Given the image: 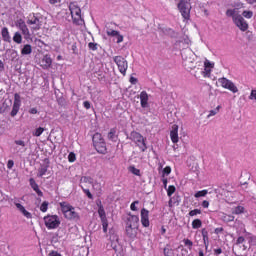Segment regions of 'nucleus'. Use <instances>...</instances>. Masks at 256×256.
<instances>
[{
  "label": "nucleus",
  "mask_w": 256,
  "mask_h": 256,
  "mask_svg": "<svg viewBox=\"0 0 256 256\" xmlns=\"http://www.w3.org/2000/svg\"><path fill=\"white\" fill-rule=\"evenodd\" d=\"M92 143L94 149L100 155H107V142H105V138L99 132H96L92 137Z\"/></svg>",
  "instance_id": "1"
},
{
  "label": "nucleus",
  "mask_w": 256,
  "mask_h": 256,
  "mask_svg": "<svg viewBox=\"0 0 256 256\" xmlns=\"http://www.w3.org/2000/svg\"><path fill=\"white\" fill-rule=\"evenodd\" d=\"M72 21L74 25H85V20L81 16V8L77 2H71L69 5Z\"/></svg>",
  "instance_id": "2"
},
{
  "label": "nucleus",
  "mask_w": 256,
  "mask_h": 256,
  "mask_svg": "<svg viewBox=\"0 0 256 256\" xmlns=\"http://www.w3.org/2000/svg\"><path fill=\"white\" fill-rule=\"evenodd\" d=\"M127 139L135 143L136 147H138L140 151H142V153H145V151H147V143L145 142L147 141V139L143 137L141 133L137 131H132Z\"/></svg>",
  "instance_id": "3"
},
{
  "label": "nucleus",
  "mask_w": 256,
  "mask_h": 256,
  "mask_svg": "<svg viewBox=\"0 0 256 256\" xmlns=\"http://www.w3.org/2000/svg\"><path fill=\"white\" fill-rule=\"evenodd\" d=\"M190 1L191 0H180L177 5V8L180 11L184 21H189V19H191V9H193V7L191 6Z\"/></svg>",
  "instance_id": "4"
},
{
  "label": "nucleus",
  "mask_w": 256,
  "mask_h": 256,
  "mask_svg": "<svg viewBox=\"0 0 256 256\" xmlns=\"http://www.w3.org/2000/svg\"><path fill=\"white\" fill-rule=\"evenodd\" d=\"M44 225L48 230H53L59 228L61 225V219L57 215L48 214L44 216Z\"/></svg>",
  "instance_id": "5"
},
{
  "label": "nucleus",
  "mask_w": 256,
  "mask_h": 256,
  "mask_svg": "<svg viewBox=\"0 0 256 256\" xmlns=\"http://www.w3.org/2000/svg\"><path fill=\"white\" fill-rule=\"evenodd\" d=\"M26 23L27 25H29L30 31L32 33H35V31H39L43 25L39 17H37L34 13L28 16Z\"/></svg>",
  "instance_id": "6"
},
{
  "label": "nucleus",
  "mask_w": 256,
  "mask_h": 256,
  "mask_svg": "<svg viewBox=\"0 0 256 256\" xmlns=\"http://www.w3.org/2000/svg\"><path fill=\"white\" fill-rule=\"evenodd\" d=\"M113 61L116 63L118 71L125 77V75H127V69L129 68L127 60L123 58V56H114Z\"/></svg>",
  "instance_id": "7"
},
{
  "label": "nucleus",
  "mask_w": 256,
  "mask_h": 256,
  "mask_svg": "<svg viewBox=\"0 0 256 256\" xmlns=\"http://www.w3.org/2000/svg\"><path fill=\"white\" fill-rule=\"evenodd\" d=\"M16 27L21 30V33L26 41H33V38L31 37V32L29 31V28L27 27V24L23 19L17 21Z\"/></svg>",
  "instance_id": "8"
},
{
  "label": "nucleus",
  "mask_w": 256,
  "mask_h": 256,
  "mask_svg": "<svg viewBox=\"0 0 256 256\" xmlns=\"http://www.w3.org/2000/svg\"><path fill=\"white\" fill-rule=\"evenodd\" d=\"M98 215L101 219L102 229L104 233H107V229L109 227V221L107 220V214L105 213V208L103 207V204H101V202H99L98 204Z\"/></svg>",
  "instance_id": "9"
},
{
  "label": "nucleus",
  "mask_w": 256,
  "mask_h": 256,
  "mask_svg": "<svg viewBox=\"0 0 256 256\" xmlns=\"http://www.w3.org/2000/svg\"><path fill=\"white\" fill-rule=\"evenodd\" d=\"M218 82L220 83L221 87H223V89H228V91H231L232 93H237L239 91L237 86H235V84L227 78H220Z\"/></svg>",
  "instance_id": "10"
},
{
  "label": "nucleus",
  "mask_w": 256,
  "mask_h": 256,
  "mask_svg": "<svg viewBox=\"0 0 256 256\" xmlns=\"http://www.w3.org/2000/svg\"><path fill=\"white\" fill-rule=\"evenodd\" d=\"M233 23L236 25V27H238V29H240V31L245 32L247 31V29H249V23H247V21L245 20V18H243V16H241V14L234 17Z\"/></svg>",
  "instance_id": "11"
},
{
  "label": "nucleus",
  "mask_w": 256,
  "mask_h": 256,
  "mask_svg": "<svg viewBox=\"0 0 256 256\" xmlns=\"http://www.w3.org/2000/svg\"><path fill=\"white\" fill-rule=\"evenodd\" d=\"M21 108V96L16 93L14 94V103L12 107V111L10 113L11 117H15L19 113V109Z\"/></svg>",
  "instance_id": "12"
},
{
  "label": "nucleus",
  "mask_w": 256,
  "mask_h": 256,
  "mask_svg": "<svg viewBox=\"0 0 256 256\" xmlns=\"http://www.w3.org/2000/svg\"><path fill=\"white\" fill-rule=\"evenodd\" d=\"M126 227H134L139 229V216L129 215L126 220Z\"/></svg>",
  "instance_id": "13"
},
{
  "label": "nucleus",
  "mask_w": 256,
  "mask_h": 256,
  "mask_svg": "<svg viewBox=\"0 0 256 256\" xmlns=\"http://www.w3.org/2000/svg\"><path fill=\"white\" fill-rule=\"evenodd\" d=\"M51 65H53V59H51V56H49V54L44 55L40 60V67H42V69H49Z\"/></svg>",
  "instance_id": "14"
},
{
  "label": "nucleus",
  "mask_w": 256,
  "mask_h": 256,
  "mask_svg": "<svg viewBox=\"0 0 256 256\" xmlns=\"http://www.w3.org/2000/svg\"><path fill=\"white\" fill-rule=\"evenodd\" d=\"M64 217L69 221H79V219H81V217L79 216V213L75 211V207L73 206L67 214H64Z\"/></svg>",
  "instance_id": "15"
},
{
  "label": "nucleus",
  "mask_w": 256,
  "mask_h": 256,
  "mask_svg": "<svg viewBox=\"0 0 256 256\" xmlns=\"http://www.w3.org/2000/svg\"><path fill=\"white\" fill-rule=\"evenodd\" d=\"M170 139L172 143H179V126L174 124L172 130L170 131Z\"/></svg>",
  "instance_id": "16"
},
{
  "label": "nucleus",
  "mask_w": 256,
  "mask_h": 256,
  "mask_svg": "<svg viewBox=\"0 0 256 256\" xmlns=\"http://www.w3.org/2000/svg\"><path fill=\"white\" fill-rule=\"evenodd\" d=\"M141 223L142 227H149V225H151L149 222V210L145 208L141 210Z\"/></svg>",
  "instance_id": "17"
},
{
  "label": "nucleus",
  "mask_w": 256,
  "mask_h": 256,
  "mask_svg": "<svg viewBox=\"0 0 256 256\" xmlns=\"http://www.w3.org/2000/svg\"><path fill=\"white\" fill-rule=\"evenodd\" d=\"M30 187L35 191V193L38 195V197H43V191L39 189V184L35 181V179L30 178L29 179Z\"/></svg>",
  "instance_id": "18"
},
{
  "label": "nucleus",
  "mask_w": 256,
  "mask_h": 256,
  "mask_svg": "<svg viewBox=\"0 0 256 256\" xmlns=\"http://www.w3.org/2000/svg\"><path fill=\"white\" fill-rule=\"evenodd\" d=\"M148 103H149V94H147V92H145V91H142L140 93V104H141V107L143 109H145V107H147Z\"/></svg>",
  "instance_id": "19"
},
{
  "label": "nucleus",
  "mask_w": 256,
  "mask_h": 256,
  "mask_svg": "<svg viewBox=\"0 0 256 256\" xmlns=\"http://www.w3.org/2000/svg\"><path fill=\"white\" fill-rule=\"evenodd\" d=\"M137 229L132 226H126V235L129 239H135L137 237Z\"/></svg>",
  "instance_id": "20"
},
{
  "label": "nucleus",
  "mask_w": 256,
  "mask_h": 256,
  "mask_svg": "<svg viewBox=\"0 0 256 256\" xmlns=\"http://www.w3.org/2000/svg\"><path fill=\"white\" fill-rule=\"evenodd\" d=\"M17 209L22 213V215H24V217H26V219H31V217H33V215L31 214V212L27 211L25 209V206L21 205V203H15Z\"/></svg>",
  "instance_id": "21"
},
{
  "label": "nucleus",
  "mask_w": 256,
  "mask_h": 256,
  "mask_svg": "<svg viewBox=\"0 0 256 256\" xmlns=\"http://www.w3.org/2000/svg\"><path fill=\"white\" fill-rule=\"evenodd\" d=\"M59 206L64 216L67 215L70 212V210L73 208V206L68 202H60Z\"/></svg>",
  "instance_id": "22"
},
{
  "label": "nucleus",
  "mask_w": 256,
  "mask_h": 256,
  "mask_svg": "<svg viewBox=\"0 0 256 256\" xmlns=\"http://www.w3.org/2000/svg\"><path fill=\"white\" fill-rule=\"evenodd\" d=\"M201 233H202L205 249L208 250L209 249V232L207 231V229L203 228L201 230Z\"/></svg>",
  "instance_id": "23"
},
{
  "label": "nucleus",
  "mask_w": 256,
  "mask_h": 256,
  "mask_svg": "<svg viewBox=\"0 0 256 256\" xmlns=\"http://www.w3.org/2000/svg\"><path fill=\"white\" fill-rule=\"evenodd\" d=\"M109 141H113L114 143L117 142V128L110 129L108 133Z\"/></svg>",
  "instance_id": "24"
},
{
  "label": "nucleus",
  "mask_w": 256,
  "mask_h": 256,
  "mask_svg": "<svg viewBox=\"0 0 256 256\" xmlns=\"http://www.w3.org/2000/svg\"><path fill=\"white\" fill-rule=\"evenodd\" d=\"M33 53V48L31 47L30 44H26L23 46L21 50V55H31Z\"/></svg>",
  "instance_id": "25"
},
{
  "label": "nucleus",
  "mask_w": 256,
  "mask_h": 256,
  "mask_svg": "<svg viewBox=\"0 0 256 256\" xmlns=\"http://www.w3.org/2000/svg\"><path fill=\"white\" fill-rule=\"evenodd\" d=\"M240 14H237L236 9H228L226 11V16L227 17H232V21H235V17H239Z\"/></svg>",
  "instance_id": "26"
},
{
  "label": "nucleus",
  "mask_w": 256,
  "mask_h": 256,
  "mask_svg": "<svg viewBox=\"0 0 256 256\" xmlns=\"http://www.w3.org/2000/svg\"><path fill=\"white\" fill-rule=\"evenodd\" d=\"M2 39L4 41H10L11 40V36H9V29H7V27L2 28Z\"/></svg>",
  "instance_id": "27"
},
{
  "label": "nucleus",
  "mask_w": 256,
  "mask_h": 256,
  "mask_svg": "<svg viewBox=\"0 0 256 256\" xmlns=\"http://www.w3.org/2000/svg\"><path fill=\"white\" fill-rule=\"evenodd\" d=\"M242 213H245V207L243 206H237L232 209V215H241Z\"/></svg>",
  "instance_id": "28"
},
{
  "label": "nucleus",
  "mask_w": 256,
  "mask_h": 256,
  "mask_svg": "<svg viewBox=\"0 0 256 256\" xmlns=\"http://www.w3.org/2000/svg\"><path fill=\"white\" fill-rule=\"evenodd\" d=\"M222 221H224V223H231L235 221V216L224 213L222 216Z\"/></svg>",
  "instance_id": "29"
},
{
  "label": "nucleus",
  "mask_w": 256,
  "mask_h": 256,
  "mask_svg": "<svg viewBox=\"0 0 256 256\" xmlns=\"http://www.w3.org/2000/svg\"><path fill=\"white\" fill-rule=\"evenodd\" d=\"M13 41L18 45H21V43H23V36H21V33L16 32L13 36Z\"/></svg>",
  "instance_id": "30"
},
{
  "label": "nucleus",
  "mask_w": 256,
  "mask_h": 256,
  "mask_svg": "<svg viewBox=\"0 0 256 256\" xmlns=\"http://www.w3.org/2000/svg\"><path fill=\"white\" fill-rule=\"evenodd\" d=\"M203 226V222L201 219H195L192 221V229H201Z\"/></svg>",
  "instance_id": "31"
},
{
  "label": "nucleus",
  "mask_w": 256,
  "mask_h": 256,
  "mask_svg": "<svg viewBox=\"0 0 256 256\" xmlns=\"http://www.w3.org/2000/svg\"><path fill=\"white\" fill-rule=\"evenodd\" d=\"M47 169H48V166L42 165L38 169V177H43V175H46L47 174Z\"/></svg>",
  "instance_id": "32"
},
{
  "label": "nucleus",
  "mask_w": 256,
  "mask_h": 256,
  "mask_svg": "<svg viewBox=\"0 0 256 256\" xmlns=\"http://www.w3.org/2000/svg\"><path fill=\"white\" fill-rule=\"evenodd\" d=\"M80 183H88V185H93V178L89 176H83L80 179Z\"/></svg>",
  "instance_id": "33"
},
{
  "label": "nucleus",
  "mask_w": 256,
  "mask_h": 256,
  "mask_svg": "<svg viewBox=\"0 0 256 256\" xmlns=\"http://www.w3.org/2000/svg\"><path fill=\"white\" fill-rule=\"evenodd\" d=\"M45 131V128L43 127H38L34 132H33V136L34 137H41V135H43V132Z\"/></svg>",
  "instance_id": "34"
},
{
  "label": "nucleus",
  "mask_w": 256,
  "mask_h": 256,
  "mask_svg": "<svg viewBox=\"0 0 256 256\" xmlns=\"http://www.w3.org/2000/svg\"><path fill=\"white\" fill-rule=\"evenodd\" d=\"M207 193H209L208 190H201V191H198L194 194V197L196 199H199V197H205L207 195Z\"/></svg>",
  "instance_id": "35"
},
{
  "label": "nucleus",
  "mask_w": 256,
  "mask_h": 256,
  "mask_svg": "<svg viewBox=\"0 0 256 256\" xmlns=\"http://www.w3.org/2000/svg\"><path fill=\"white\" fill-rule=\"evenodd\" d=\"M49 209V202L44 201L41 205H40V211L42 213H47V210Z\"/></svg>",
  "instance_id": "36"
},
{
  "label": "nucleus",
  "mask_w": 256,
  "mask_h": 256,
  "mask_svg": "<svg viewBox=\"0 0 256 256\" xmlns=\"http://www.w3.org/2000/svg\"><path fill=\"white\" fill-rule=\"evenodd\" d=\"M183 243H184L185 247H188V249H190V250L193 249V241H191L190 239L185 238L183 240Z\"/></svg>",
  "instance_id": "37"
},
{
  "label": "nucleus",
  "mask_w": 256,
  "mask_h": 256,
  "mask_svg": "<svg viewBox=\"0 0 256 256\" xmlns=\"http://www.w3.org/2000/svg\"><path fill=\"white\" fill-rule=\"evenodd\" d=\"M68 161H69V163H75V161H77V155H75V152L69 153Z\"/></svg>",
  "instance_id": "38"
},
{
  "label": "nucleus",
  "mask_w": 256,
  "mask_h": 256,
  "mask_svg": "<svg viewBox=\"0 0 256 256\" xmlns=\"http://www.w3.org/2000/svg\"><path fill=\"white\" fill-rule=\"evenodd\" d=\"M81 189L83 193H85L86 197H88V199H93V194H91V191L89 189L83 187V185H81Z\"/></svg>",
  "instance_id": "39"
},
{
  "label": "nucleus",
  "mask_w": 256,
  "mask_h": 256,
  "mask_svg": "<svg viewBox=\"0 0 256 256\" xmlns=\"http://www.w3.org/2000/svg\"><path fill=\"white\" fill-rule=\"evenodd\" d=\"M175 191H177V188H175L174 185H170L167 189L168 197H171L175 193Z\"/></svg>",
  "instance_id": "40"
},
{
  "label": "nucleus",
  "mask_w": 256,
  "mask_h": 256,
  "mask_svg": "<svg viewBox=\"0 0 256 256\" xmlns=\"http://www.w3.org/2000/svg\"><path fill=\"white\" fill-rule=\"evenodd\" d=\"M242 17H245V19H251L253 17V11H250V10L243 11Z\"/></svg>",
  "instance_id": "41"
},
{
  "label": "nucleus",
  "mask_w": 256,
  "mask_h": 256,
  "mask_svg": "<svg viewBox=\"0 0 256 256\" xmlns=\"http://www.w3.org/2000/svg\"><path fill=\"white\" fill-rule=\"evenodd\" d=\"M219 109H221V106H217L214 110H210L209 111V114H208V119H209V117H215V115L217 114V113H219Z\"/></svg>",
  "instance_id": "42"
},
{
  "label": "nucleus",
  "mask_w": 256,
  "mask_h": 256,
  "mask_svg": "<svg viewBox=\"0 0 256 256\" xmlns=\"http://www.w3.org/2000/svg\"><path fill=\"white\" fill-rule=\"evenodd\" d=\"M106 34L108 35V37H117V35H119V31L108 29L106 31Z\"/></svg>",
  "instance_id": "43"
},
{
  "label": "nucleus",
  "mask_w": 256,
  "mask_h": 256,
  "mask_svg": "<svg viewBox=\"0 0 256 256\" xmlns=\"http://www.w3.org/2000/svg\"><path fill=\"white\" fill-rule=\"evenodd\" d=\"M163 254H164V256H173V249H171L169 247H165L163 249Z\"/></svg>",
  "instance_id": "44"
},
{
  "label": "nucleus",
  "mask_w": 256,
  "mask_h": 256,
  "mask_svg": "<svg viewBox=\"0 0 256 256\" xmlns=\"http://www.w3.org/2000/svg\"><path fill=\"white\" fill-rule=\"evenodd\" d=\"M130 171L131 173H133V175H136L137 177H141V170L135 168L134 166L130 167Z\"/></svg>",
  "instance_id": "45"
},
{
  "label": "nucleus",
  "mask_w": 256,
  "mask_h": 256,
  "mask_svg": "<svg viewBox=\"0 0 256 256\" xmlns=\"http://www.w3.org/2000/svg\"><path fill=\"white\" fill-rule=\"evenodd\" d=\"M203 77H211V68L204 67V71L202 72Z\"/></svg>",
  "instance_id": "46"
},
{
  "label": "nucleus",
  "mask_w": 256,
  "mask_h": 256,
  "mask_svg": "<svg viewBox=\"0 0 256 256\" xmlns=\"http://www.w3.org/2000/svg\"><path fill=\"white\" fill-rule=\"evenodd\" d=\"M165 175H171V167L166 166L162 171V177H165Z\"/></svg>",
  "instance_id": "47"
},
{
  "label": "nucleus",
  "mask_w": 256,
  "mask_h": 256,
  "mask_svg": "<svg viewBox=\"0 0 256 256\" xmlns=\"http://www.w3.org/2000/svg\"><path fill=\"white\" fill-rule=\"evenodd\" d=\"M188 215L190 217H195V215H201V210H199V209L191 210Z\"/></svg>",
  "instance_id": "48"
},
{
  "label": "nucleus",
  "mask_w": 256,
  "mask_h": 256,
  "mask_svg": "<svg viewBox=\"0 0 256 256\" xmlns=\"http://www.w3.org/2000/svg\"><path fill=\"white\" fill-rule=\"evenodd\" d=\"M204 67H206L208 69H213V67H215V64L211 63V61L206 59L205 62H204Z\"/></svg>",
  "instance_id": "49"
},
{
  "label": "nucleus",
  "mask_w": 256,
  "mask_h": 256,
  "mask_svg": "<svg viewBox=\"0 0 256 256\" xmlns=\"http://www.w3.org/2000/svg\"><path fill=\"white\" fill-rule=\"evenodd\" d=\"M88 48L90 49V51H97V43L89 42Z\"/></svg>",
  "instance_id": "50"
},
{
  "label": "nucleus",
  "mask_w": 256,
  "mask_h": 256,
  "mask_svg": "<svg viewBox=\"0 0 256 256\" xmlns=\"http://www.w3.org/2000/svg\"><path fill=\"white\" fill-rule=\"evenodd\" d=\"M136 205H139V201H134V202L131 203V205H130L131 211H137V206Z\"/></svg>",
  "instance_id": "51"
},
{
  "label": "nucleus",
  "mask_w": 256,
  "mask_h": 256,
  "mask_svg": "<svg viewBox=\"0 0 256 256\" xmlns=\"http://www.w3.org/2000/svg\"><path fill=\"white\" fill-rule=\"evenodd\" d=\"M14 143H15V145H18L22 148H25V145H26L25 141H23V140H15Z\"/></svg>",
  "instance_id": "52"
},
{
  "label": "nucleus",
  "mask_w": 256,
  "mask_h": 256,
  "mask_svg": "<svg viewBox=\"0 0 256 256\" xmlns=\"http://www.w3.org/2000/svg\"><path fill=\"white\" fill-rule=\"evenodd\" d=\"M242 243H245V237L239 236L236 240V245H242Z\"/></svg>",
  "instance_id": "53"
},
{
  "label": "nucleus",
  "mask_w": 256,
  "mask_h": 256,
  "mask_svg": "<svg viewBox=\"0 0 256 256\" xmlns=\"http://www.w3.org/2000/svg\"><path fill=\"white\" fill-rule=\"evenodd\" d=\"M83 107H84V109H87V110L91 109V102L84 101L83 102Z\"/></svg>",
  "instance_id": "54"
},
{
  "label": "nucleus",
  "mask_w": 256,
  "mask_h": 256,
  "mask_svg": "<svg viewBox=\"0 0 256 256\" xmlns=\"http://www.w3.org/2000/svg\"><path fill=\"white\" fill-rule=\"evenodd\" d=\"M14 165L15 162L13 160H8L7 169H13Z\"/></svg>",
  "instance_id": "55"
},
{
  "label": "nucleus",
  "mask_w": 256,
  "mask_h": 256,
  "mask_svg": "<svg viewBox=\"0 0 256 256\" xmlns=\"http://www.w3.org/2000/svg\"><path fill=\"white\" fill-rule=\"evenodd\" d=\"M48 256H63V255H61V253H59V252L53 250V251H51V252L48 254Z\"/></svg>",
  "instance_id": "56"
},
{
  "label": "nucleus",
  "mask_w": 256,
  "mask_h": 256,
  "mask_svg": "<svg viewBox=\"0 0 256 256\" xmlns=\"http://www.w3.org/2000/svg\"><path fill=\"white\" fill-rule=\"evenodd\" d=\"M221 253H223V249L221 248L214 249V255L219 256L221 255Z\"/></svg>",
  "instance_id": "57"
},
{
  "label": "nucleus",
  "mask_w": 256,
  "mask_h": 256,
  "mask_svg": "<svg viewBox=\"0 0 256 256\" xmlns=\"http://www.w3.org/2000/svg\"><path fill=\"white\" fill-rule=\"evenodd\" d=\"M249 99H251V100L255 99L256 100V90L251 91Z\"/></svg>",
  "instance_id": "58"
},
{
  "label": "nucleus",
  "mask_w": 256,
  "mask_h": 256,
  "mask_svg": "<svg viewBox=\"0 0 256 256\" xmlns=\"http://www.w3.org/2000/svg\"><path fill=\"white\" fill-rule=\"evenodd\" d=\"M223 231H224L223 227H219V228H215L214 233L216 235H219V233H223Z\"/></svg>",
  "instance_id": "59"
},
{
  "label": "nucleus",
  "mask_w": 256,
  "mask_h": 256,
  "mask_svg": "<svg viewBox=\"0 0 256 256\" xmlns=\"http://www.w3.org/2000/svg\"><path fill=\"white\" fill-rule=\"evenodd\" d=\"M202 207H203L204 209H209V201L204 200V201L202 202Z\"/></svg>",
  "instance_id": "60"
},
{
  "label": "nucleus",
  "mask_w": 256,
  "mask_h": 256,
  "mask_svg": "<svg viewBox=\"0 0 256 256\" xmlns=\"http://www.w3.org/2000/svg\"><path fill=\"white\" fill-rule=\"evenodd\" d=\"M129 81H130V83H131L132 85H137V81H138V80H137V78L131 76Z\"/></svg>",
  "instance_id": "61"
},
{
  "label": "nucleus",
  "mask_w": 256,
  "mask_h": 256,
  "mask_svg": "<svg viewBox=\"0 0 256 256\" xmlns=\"http://www.w3.org/2000/svg\"><path fill=\"white\" fill-rule=\"evenodd\" d=\"M117 37V43H123V35L119 34L118 32V35H116Z\"/></svg>",
  "instance_id": "62"
},
{
  "label": "nucleus",
  "mask_w": 256,
  "mask_h": 256,
  "mask_svg": "<svg viewBox=\"0 0 256 256\" xmlns=\"http://www.w3.org/2000/svg\"><path fill=\"white\" fill-rule=\"evenodd\" d=\"M162 183H163L164 189H167V183H168L167 178L162 177Z\"/></svg>",
  "instance_id": "63"
},
{
  "label": "nucleus",
  "mask_w": 256,
  "mask_h": 256,
  "mask_svg": "<svg viewBox=\"0 0 256 256\" xmlns=\"http://www.w3.org/2000/svg\"><path fill=\"white\" fill-rule=\"evenodd\" d=\"M29 113H30L31 115H37V113H38L37 108H31V109L29 110Z\"/></svg>",
  "instance_id": "64"
}]
</instances>
